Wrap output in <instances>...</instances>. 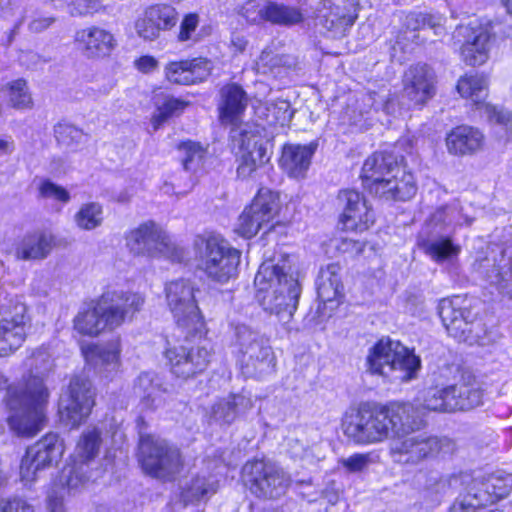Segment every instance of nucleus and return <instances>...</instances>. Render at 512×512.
Returning <instances> with one entry per match:
<instances>
[{
  "mask_svg": "<svg viewBox=\"0 0 512 512\" xmlns=\"http://www.w3.org/2000/svg\"><path fill=\"white\" fill-rule=\"evenodd\" d=\"M6 390L3 402L10 414L9 429L19 437H33L45 426V409L49 390L41 377H23L22 381L8 385V379L0 373V391Z\"/></svg>",
  "mask_w": 512,
  "mask_h": 512,
  "instance_id": "1",
  "label": "nucleus"
},
{
  "mask_svg": "<svg viewBox=\"0 0 512 512\" xmlns=\"http://www.w3.org/2000/svg\"><path fill=\"white\" fill-rule=\"evenodd\" d=\"M263 309L289 320L297 309L301 287L289 255L266 259L254 279Z\"/></svg>",
  "mask_w": 512,
  "mask_h": 512,
  "instance_id": "2",
  "label": "nucleus"
},
{
  "mask_svg": "<svg viewBox=\"0 0 512 512\" xmlns=\"http://www.w3.org/2000/svg\"><path fill=\"white\" fill-rule=\"evenodd\" d=\"M193 246L197 268L209 281L223 285L238 276L241 251L221 235L197 236Z\"/></svg>",
  "mask_w": 512,
  "mask_h": 512,
  "instance_id": "3",
  "label": "nucleus"
},
{
  "mask_svg": "<svg viewBox=\"0 0 512 512\" xmlns=\"http://www.w3.org/2000/svg\"><path fill=\"white\" fill-rule=\"evenodd\" d=\"M452 488L463 486L451 507L452 512H476L506 497L512 488V478L492 474L488 477L473 478L467 473L453 475L449 479Z\"/></svg>",
  "mask_w": 512,
  "mask_h": 512,
  "instance_id": "4",
  "label": "nucleus"
},
{
  "mask_svg": "<svg viewBox=\"0 0 512 512\" xmlns=\"http://www.w3.org/2000/svg\"><path fill=\"white\" fill-rule=\"evenodd\" d=\"M232 345L245 377L262 378L274 372L275 355L269 340L259 331L246 324L235 325Z\"/></svg>",
  "mask_w": 512,
  "mask_h": 512,
  "instance_id": "5",
  "label": "nucleus"
},
{
  "mask_svg": "<svg viewBox=\"0 0 512 512\" xmlns=\"http://www.w3.org/2000/svg\"><path fill=\"white\" fill-rule=\"evenodd\" d=\"M365 366L372 375L403 382L416 377L420 359L401 343L382 338L369 350Z\"/></svg>",
  "mask_w": 512,
  "mask_h": 512,
  "instance_id": "6",
  "label": "nucleus"
},
{
  "mask_svg": "<svg viewBox=\"0 0 512 512\" xmlns=\"http://www.w3.org/2000/svg\"><path fill=\"white\" fill-rule=\"evenodd\" d=\"M139 463L144 473L163 482L174 481L184 467L180 450L152 435H141Z\"/></svg>",
  "mask_w": 512,
  "mask_h": 512,
  "instance_id": "7",
  "label": "nucleus"
},
{
  "mask_svg": "<svg viewBox=\"0 0 512 512\" xmlns=\"http://www.w3.org/2000/svg\"><path fill=\"white\" fill-rule=\"evenodd\" d=\"M128 250L135 256L167 258L180 261L182 249L176 246L169 234L156 222L146 221L125 234Z\"/></svg>",
  "mask_w": 512,
  "mask_h": 512,
  "instance_id": "8",
  "label": "nucleus"
},
{
  "mask_svg": "<svg viewBox=\"0 0 512 512\" xmlns=\"http://www.w3.org/2000/svg\"><path fill=\"white\" fill-rule=\"evenodd\" d=\"M438 313L449 335L457 341L472 345L482 338L484 328L478 311L461 297L442 299Z\"/></svg>",
  "mask_w": 512,
  "mask_h": 512,
  "instance_id": "9",
  "label": "nucleus"
},
{
  "mask_svg": "<svg viewBox=\"0 0 512 512\" xmlns=\"http://www.w3.org/2000/svg\"><path fill=\"white\" fill-rule=\"evenodd\" d=\"M244 484L250 492L262 499H278L290 486V476L275 463L254 460L242 468Z\"/></svg>",
  "mask_w": 512,
  "mask_h": 512,
  "instance_id": "10",
  "label": "nucleus"
},
{
  "mask_svg": "<svg viewBox=\"0 0 512 512\" xmlns=\"http://www.w3.org/2000/svg\"><path fill=\"white\" fill-rule=\"evenodd\" d=\"M342 431L356 445L378 444L390 438L382 406L347 413L342 420Z\"/></svg>",
  "mask_w": 512,
  "mask_h": 512,
  "instance_id": "11",
  "label": "nucleus"
},
{
  "mask_svg": "<svg viewBox=\"0 0 512 512\" xmlns=\"http://www.w3.org/2000/svg\"><path fill=\"white\" fill-rule=\"evenodd\" d=\"M165 299L176 324L188 331L202 326V317L195 299V287L190 280L177 279L165 286Z\"/></svg>",
  "mask_w": 512,
  "mask_h": 512,
  "instance_id": "12",
  "label": "nucleus"
},
{
  "mask_svg": "<svg viewBox=\"0 0 512 512\" xmlns=\"http://www.w3.org/2000/svg\"><path fill=\"white\" fill-rule=\"evenodd\" d=\"M101 443V432L97 428L89 427L83 431L76 445L72 463L63 472L69 490H77L94 479L91 464L99 453Z\"/></svg>",
  "mask_w": 512,
  "mask_h": 512,
  "instance_id": "13",
  "label": "nucleus"
},
{
  "mask_svg": "<svg viewBox=\"0 0 512 512\" xmlns=\"http://www.w3.org/2000/svg\"><path fill=\"white\" fill-rule=\"evenodd\" d=\"M94 397L95 390L88 378L72 377L59 401L61 422L72 428L79 426L90 414L95 404Z\"/></svg>",
  "mask_w": 512,
  "mask_h": 512,
  "instance_id": "14",
  "label": "nucleus"
},
{
  "mask_svg": "<svg viewBox=\"0 0 512 512\" xmlns=\"http://www.w3.org/2000/svg\"><path fill=\"white\" fill-rule=\"evenodd\" d=\"M454 443L448 438H438L426 433L408 434L397 438L391 445V455L403 463L417 464L440 452L453 451Z\"/></svg>",
  "mask_w": 512,
  "mask_h": 512,
  "instance_id": "15",
  "label": "nucleus"
},
{
  "mask_svg": "<svg viewBox=\"0 0 512 512\" xmlns=\"http://www.w3.org/2000/svg\"><path fill=\"white\" fill-rule=\"evenodd\" d=\"M64 453V443L59 435L48 433L27 448L20 464V477L25 485L35 482L46 468L58 463Z\"/></svg>",
  "mask_w": 512,
  "mask_h": 512,
  "instance_id": "16",
  "label": "nucleus"
},
{
  "mask_svg": "<svg viewBox=\"0 0 512 512\" xmlns=\"http://www.w3.org/2000/svg\"><path fill=\"white\" fill-rule=\"evenodd\" d=\"M279 209L278 195L267 188H261L250 206L238 218L236 232L245 238L255 236L266 227Z\"/></svg>",
  "mask_w": 512,
  "mask_h": 512,
  "instance_id": "17",
  "label": "nucleus"
},
{
  "mask_svg": "<svg viewBox=\"0 0 512 512\" xmlns=\"http://www.w3.org/2000/svg\"><path fill=\"white\" fill-rule=\"evenodd\" d=\"M492 28L491 25H481L472 22L468 25L456 27L453 32V39L461 44L460 55L465 64L479 66L488 60Z\"/></svg>",
  "mask_w": 512,
  "mask_h": 512,
  "instance_id": "18",
  "label": "nucleus"
},
{
  "mask_svg": "<svg viewBox=\"0 0 512 512\" xmlns=\"http://www.w3.org/2000/svg\"><path fill=\"white\" fill-rule=\"evenodd\" d=\"M211 356L210 344L205 340L193 345L187 342L166 351L171 372L183 379L192 378L204 372L210 363Z\"/></svg>",
  "mask_w": 512,
  "mask_h": 512,
  "instance_id": "19",
  "label": "nucleus"
},
{
  "mask_svg": "<svg viewBox=\"0 0 512 512\" xmlns=\"http://www.w3.org/2000/svg\"><path fill=\"white\" fill-rule=\"evenodd\" d=\"M232 137L238 143L240 150L237 175L240 178H248L256 169L269 160L266 149V141L261 136L258 128L245 126L241 129H233Z\"/></svg>",
  "mask_w": 512,
  "mask_h": 512,
  "instance_id": "20",
  "label": "nucleus"
},
{
  "mask_svg": "<svg viewBox=\"0 0 512 512\" xmlns=\"http://www.w3.org/2000/svg\"><path fill=\"white\" fill-rule=\"evenodd\" d=\"M339 206L342 207L340 222L343 229L363 232L375 222V213L363 194L354 189H344L338 193Z\"/></svg>",
  "mask_w": 512,
  "mask_h": 512,
  "instance_id": "21",
  "label": "nucleus"
},
{
  "mask_svg": "<svg viewBox=\"0 0 512 512\" xmlns=\"http://www.w3.org/2000/svg\"><path fill=\"white\" fill-rule=\"evenodd\" d=\"M26 307L16 303L0 313V356L17 350L26 337Z\"/></svg>",
  "mask_w": 512,
  "mask_h": 512,
  "instance_id": "22",
  "label": "nucleus"
},
{
  "mask_svg": "<svg viewBox=\"0 0 512 512\" xmlns=\"http://www.w3.org/2000/svg\"><path fill=\"white\" fill-rule=\"evenodd\" d=\"M357 18L354 0H323L318 9V23L333 33L342 36Z\"/></svg>",
  "mask_w": 512,
  "mask_h": 512,
  "instance_id": "23",
  "label": "nucleus"
},
{
  "mask_svg": "<svg viewBox=\"0 0 512 512\" xmlns=\"http://www.w3.org/2000/svg\"><path fill=\"white\" fill-rule=\"evenodd\" d=\"M382 410L390 437H403L424 426L422 412L412 403H391Z\"/></svg>",
  "mask_w": 512,
  "mask_h": 512,
  "instance_id": "24",
  "label": "nucleus"
},
{
  "mask_svg": "<svg viewBox=\"0 0 512 512\" xmlns=\"http://www.w3.org/2000/svg\"><path fill=\"white\" fill-rule=\"evenodd\" d=\"M436 77L427 64L410 66L403 76V93L415 105H424L436 92Z\"/></svg>",
  "mask_w": 512,
  "mask_h": 512,
  "instance_id": "25",
  "label": "nucleus"
},
{
  "mask_svg": "<svg viewBox=\"0 0 512 512\" xmlns=\"http://www.w3.org/2000/svg\"><path fill=\"white\" fill-rule=\"evenodd\" d=\"M102 298L115 328L126 321H131L145 303V298L141 294L124 290L107 291Z\"/></svg>",
  "mask_w": 512,
  "mask_h": 512,
  "instance_id": "26",
  "label": "nucleus"
},
{
  "mask_svg": "<svg viewBox=\"0 0 512 512\" xmlns=\"http://www.w3.org/2000/svg\"><path fill=\"white\" fill-rule=\"evenodd\" d=\"M82 353L87 365L101 377H110L120 366L121 346L119 340L88 345L82 348Z\"/></svg>",
  "mask_w": 512,
  "mask_h": 512,
  "instance_id": "27",
  "label": "nucleus"
},
{
  "mask_svg": "<svg viewBox=\"0 0 512 512\" xmlns=\"http://www.w3.org/2000/svg\"><path fill=\"white\" fill-rule=\"evenodd\" d=\"M369 191L387 201H406L416 194L417 186L413 174L400 167L384 182L369 186Z\"/></svg>",
  "mask_w": 512,
  "mask_h": 512,
  "instance_id": "28",
  "label": "nucleus"
},
{
  "mask_svg": "<svg viewBox=\"0 0 512 512\" xmlns=\"http://www.w3.org/2000/svg\"><path fill=\"white\" fill-rule=\"evenodd\" d=\"M212 64L206 58L170 62L165 67L166 79L174 84L194 85L205 81L211 74Z\"/></svg>",
  "mask_w": 512,
  "mask_h": 512,
  "instance_id": "29",
  "label": "nucleus"
},
{
  "mask_svg": "<svg viewBox=\"0 0 512 512\" xmlns=\"http://www.w3.org/2000/svg\"><path fill=\"white\" fill-rule=\"evenodd\" d=\"M316 146L313 144H286L282 148L279 165L282 170L294 179H303L311 165Z\"/></svg>",
  "mask_w": 512,
  "mask_h": 512,
  "instance_id": "30",
  "label": "nucleus"
},
{
  "mask_svg": "<svg viewBox=\"0 0 512 512\" xmlns=\"http://www.w3.org/2000/svg\"><path fill=\"white\" fill-rule=\"evenodd\" d=\"M74 328L80 334L97 336L106 328L115 329L101 297L95 305L80 311L74 319Z\"/></svg>",
  "mask_w": 512,
  "mask_h": 512,
  "instance_id": "31",
  "label": "nucleus"
},
{
  "mask_svg": "<svg viewBox=\"0 0 512 512\" xmlns=\"http://www.w3.org/2000/svg\"><path fill=\"white\" fill-rule=\"evenodd\" d=\"M399 168L397 157L393 153L375 152L365 160L361 177L369 189V186L384 182Z\"/></svg>",
  "mask_w": 512,
  "mask_h": 512,
  "instance_id": "32",
  "label": "nucleus"
},
{
  "mask_svg": "<svg viewBox=\"0 0 512 512\" xmlns=\"http://www.w3.org/2000/svg\"><path fill=\"white\" fill-rule=\"evenodd\" d=\"M218 110L223 124L235 125L244 113L248 99L243 88L235 83L228 84L220 90Z\"/></svg>",
  "mask_w": 512,
  "mask_h": 512,
  "instance_id": "33",
  "label": "nucleus"
},
{
  "mask_svg": "<svg viewBox=\"0 0 512 512\" xmlns=\"http://www.w3.org/2000/svg\"><path fill=\"white\" fill-rule=\"evenodd\" d=\"M449 390L452 412L471 410L483 403V390L474 377H462Z\"/></svg>",
  "mask_w": 512,
  "mask_h": 512,
  "instance_id": "34",
  "label": "nucleus"
},
{
  "mask_svg": "<svg viewBox=\"0 0 512 512\" xmlns=\"http://www.w3.org/2000/svg\"><path fill=\"white\" fill-rule=\"evenodd\" d=\"M483 142V133L479 129L467 125L454 128L446 137L447 149L453 155L474 153L482 147Z\"/></svg>",
  "mask_w": 512,
  "mask_h": 512,
  "instance_id": "35",
  "label": "nucleus"
},
{
  "mask_svg": "<svg viewBox=\"0 0 512 512\" xmlns=\"http://www.w3.org/2000/svg\"><path fill=\"white\" fill-rule=\"evenodd\" d=\"M76 40L82 44L89 57L106 56L115 46L113 35L105 29L96 26L78 31Z\"/></svg>",
  "mask_w": 512,
  "mask_h": 512,
  "instance_id": "36",
  "label": "nucleus"
},
{
  "mask_svg": "<svg viewBox=\"0 0 512 512\" xmlns=\"http://www.w3.org/2000/svg\"><path fill=\"white\" fill-rule=\"evenodd\" d=\"M253 406L250 397L243 394H231L217 401L211 409V418L219 424H231L238 416Z\"/></svg>",
  "mask_w": 512,
  "mask_h": 512,
  "instance_id": "37",
  "label": "nucleus"
},
{
  "mask_svg": "<svg viewBox=\"0 0 512 512\" xmlns=\"http://www.w3.org/2000/svg\"><path fill=\"white\" fill-rule=\"evenodd\" d=\"M54 246V238L49 233H36L26 236L16 249V256L22 260L46 258Z\"/></svg>",
  "mask_w": 512,
  "mask_h": 512,
  "instance_id": "38",
  "label": "nucleus"
},
{
  "mask_svg": "<svg viewBox=\"0 0 512 512\" xmlns=\"http://www.w3.org/2000/svg\"><path fill=\"white\" fill-rule=\"evenodd\" d=\"M317 294L321 301L330 302L337 300L342 291L340 278V266L336 263L327 265L319 272L317 281Z\"/></svg>",
  "mask_w": 512,
  "mask_h": 512,
  "instance_id": "39",
  "label": "nucleus"
},
{
  "mask_svg": "<svg viewBox=\"0 0 512 512\" xmlns=\"http://www.w3.org/2000/svg\"><path fill=\"white\" fill-rule=\"evenodd\" d=\"M419 410L434 412H452L450 390L446 387H429L425 389L422 396L417 399Z\"/></svg>",
  "mask_w": 512,
  "mask_h": 512,
  "instance_id": "40",
  "label": "nucleus"
},
{
  "mask_svg": "<svg viewBox=\"0 0 512 512\" xmlns=\"http://www.w3.org/2000/svg\"><path fill=\"white\" fill-rule=\"evenodd\" d=\"M267 22L280 26H292L303 21L299 8L277 2L267 3Z\"/></svg>",
  "mask_w": 512,
  "mask_h": 512,
  "instance_id": "41",
  "label": "nucleus"
},
{
  "mask_svg": "<svg viewBox=\"0 0 512 512\" xmlns=\"http://www.w3.org/2000/svg\"><path fill=\"white\" fill-rule=\"evenodd\" d=\"M487 79L484 75L474 73L462 76L457 83V91L463 98H470L480 103L486 96Z\"/></svg>",
  "mask_w": 512,
  "mask_h": 512,
  "instance_id": "42",
  "label": "nucleus"
},
{
  "mask_svg": "<svg viewBox=\"0 0 512 512\" xmlns=\"http://www.w3.org/2000/svg\"><path fill=\"white\" fill-rule=\"evenodd\" d=\"M217 481L212 476H196L183 490L182 499L187 503H193L205 499L216 493Z\"/></svg>",
  "mask_w": 512,
  "mask_h": 512,
  "instance_id": "43",
  "label": "nucleus"
},
{
  "mask_svg": "<svg viewBox=\"0 0 512 512\" xmlns=\"http://www.w3.org/2000/svg\"><path fill=\"white\" fill-rule=\"evenodd\" d=\"M103 219V206L98 202L82 204L74 215L76 226L86 231H91L101 226Z\"/></svg>",
  "mask_w": 512,
  "mask_h": 512,
  "instance_id": "44",
  "label": "nucleus"
},
{
  "mask_svg": "<svg viewBox=\"0 0 512 512\" xmlns=\"http://www.w3.org/2000/svg\"><path fill=\"white\" fill-rule=\"evenodd\" d=\"M487 279L500 293L512 298V258L502 256L499 265L487 274Z\"/></svg>",
  "mask_w": 512,
  "mask_h": 512,
  "instance_id": "45",
  "label": "nucleus"
},
{
  "mask_svg": "<svg viewBox=\"0 0 512 512\" xmlns=\"http://www.w3.org/2000/svg\"><path fill=\"white\" fill-rule=\"evenodd\" d=\"M179 150L183 153L182 164L186 171L196 173L203 167L207 150L202 145L186 141L179 145Z\"/></svg>",
  "mask_w": 512,
  "mask_h": 512,
  "instance_id": "46",
  "label": "nucleus"
},
{
  "mask_svg": "<svg viewBox=\"0 0 512 512\" xmlns=\"http://www.w3.org/2000/svg\"><path fill=\"white\" fill-rule=\"evenodd\" d=\"M426 253L437 263L451 261L461 251L459 245H455L449 238H438L425 244Z\"/></svg>",
  "mask_w": 512,
  "mask_h": 512,
  "instance_id": "47",
  "label": "nucleus"
},
{
  "mask_svg": "<svg viewBox=\"0 0 512 512\" xmlns=\"http://www.w3.org/2000/svg\"><path fill=\"white\" fill-rule=\"evenodd\" d=\"M443 17L440 15L422 13V12H411L405 18V26L411 31H418L425 28H430L434 31L435 35L443 33L442 25Z\"/></svg>",
  "mask_w": 512,
  "mask_h": 512,
  "instance_id": "48",
  "label": "nucleus"
},
{
  "mask_svg": "<svg viewBox=\"0 0 512 512\" xmlns=\"http://www.w3.org/2000/svg\"><path fill=\"white\" fill-rule=\"evenodd\" d=\"M9 105L15 109H27L32 106V97L24 79L9 82L5 90Z\"/></svg>",
  "mask_w": 512,
  "mask_h": 512,
  "instance_id": "49",
  "label": "nucleus"
},
{
  "mask_svg": "<svg viewBox=\"0 0 512 512\" xmlns=\"http://www.w3.org/2000/svg\"><path fill=\"white\" fill-rule=\"evenodd\" d=\"M148 20L159 24V31L169 30L177 22V12L170 5H155L149 7L145 13Z\"/></svg>",
  "mask_w": 512,
  "mask_h": 512,
  "instance_id": "50",
  "label": "nucleus"
},
{
  "mask_svg": "<svg viewBox=\"0 0 512 512\" xmlns=\"http://www.w3.org/2000/svg\"><path fill=\"white\" fill-rule=\"evenodd\" d=\"M54 135L60 145L68 148H76L86 139L82 130L68 123H58L54 127Z\"/></svg>",
  "mask_w": 512,
  "mask_h": 512,
  "instance_id": "51",
  "label": "nucleus"
},
{
  "mask_svg": "<svg viewBox=\"0 0 512 512\" xmlns=\"http://www.w3.org/2000/svg\"><path fill=\"white\" fill-rule=\"evenodd\" d=\"M24 365L30 372L27 378L38 376L44 381V374L51 369V356L46 349H37L25 360Z\"/></svg>",
  "mask_w": 512,
  "mask_h": 512,
  "instance_id": "52",
  "label": "nucleus"
},
{
  "mask_svg": "<svg viewBox=\"0 0 512 512\" xmlns=\"http://www.w3.org/2000/svg\"><path fill=\"white\" fill-rule=\"evenodd\" d=\"M374 455L373 453H354L349 457L341 458L339 464L348 473H361L366 471L371 464H373Z\"/></svg>",
  "mask_w": 512,
  "mask_h": 512,
  "instance_id": "53",
  "label": "nucleus"
},
{
  "mask_svg": "<svg viewBox=\"0 0 512 512\" xmlns=\"http://www.w3.org/2000/svg\"><path fill=\"white\" fill-rule=\"evenodd\" d=\"M285 64L286 59L284 56L276 54L271 49L266 48L256 61V70L258 73L267 74Z\"/></svg>",
  "mask_w": 512,
  "mask_h": 512,
  "instance_id": "54",
  "label": "nucleus"
},
{
  "mask_svg": "<svg viewBox=\"0 0 512 512\" xmlns=\"http://www.w3.org/2000/svg\"><path fill=\"white\" fill-rule=\"evenodd\" d=\"M186 106L187 103L182 100L173 97L167 98L164 103L158 107L157 114L154 116L155 127L157 128L169 117L182 112Z\"/></svg>",
  "mask_w": 512,
  "mask_h": 512,
  "instance_id": "55",
  "label": "nucleus"
},
{
  "mask_svg": "<svg viewBox=\"0 0 512 512\" xmlns=\"http://www.w3.org/2000/svg\"><path fill=\"white\" fill-rule=\"evenodd\" d=\"M138 387L143 390V401L145 405L156 408L160 405L159 389L153 385L149 373H143L138 377Z\"/></svg>",
  "mask_w": 512,
  "mask_h": 512,
  "instance_id": "56",
  "label": "nucleus"
},
{
  "mask_svg": "<svg viewBox=\"0 0 512 512\" xmlns=\"http://www.w3.org/2000/svg\"><path fill=\"white\" fill-rule=\"evenodd\" d=\"M267 3L262 5L255 0L247 1L240 9V15L251 24H260L267 20Z\"/></svg>",
  "mask_w": 512,
  "mask_h": 512,
  "instance_id": "57",
  "label": "nucleus"
},
{
  "mask_svg": "<svg viewBox=\"0 0 512 512\" xmlns=\"http://www.w3.org/2000/svg\"><path fill=\"white\" fill-rule=\"evenodd\" d=\"M40 195L43 198L53 199L61 203H68L70 201L69 192L50 180H44L39 187Z\"/></svg>",
  "mask_w": 512,
  "mask_h": 512,
  "instance_id": "58",
  "label": "nucleus"
},
{
  "mask_svg": "<svg viewBox=\"0 0 512 512\" xmlns=\"http://www.w3.org/2000/svg\"><path fill=\"white\" fill-rule=\"evenodd\" d=\"M267 110L272 115V119L268 120V122L271 124H280L281 126L289 123L293 115L290 105L286 101L273 103L267 107Z\"/></svg>",
  "mask_w": 512,
  "mask_h": 512,
  "instance_id": "59",
  "label": "nucleus"
},
{
  "mask_svg": "<svg viewBox=\"0 0 512 512\" xmlns=\"http://www.w3.org/2000/svg\"><path fill=\"white\" fill-rule=\"evenodd\" d=\"M367 101L371 103V106L375 111L381 110L387 115H393L396 113V101L389 95L384 96L376 92H370L367 94Z\"/></svg>",
  "mask_w": 512,
  "mask_h": 512,
  "instance_id": "60",
  "label": "nucleus"
},
{
  "mask_svg": "<svg viewBox=\"0 0 512 512\" xmlns=\"http://www.w3.org/2000/svg\"><path fill=\"white\" fill-rule=\"evenodd\" d=\"M68 7L72 16H87L99 12L102 4L99 0H71Z\"/></svg>",
  "mask_w": 512,
  "mask_h": 512,
  "instance_id": "61",
  "label": "nucleus"
},
{
  "mask_svg": "<svg viewBox=\"0 0 512 512\" xmlns=\"http://www.w3.org/2000/svg\"><path fill=\"white\" fill-rule=\"evenodd\" d=\"M199 24V17L197 14H188L184 17L180 24V32L178 34V40L181 42L192 41L197 42L199 40L196 34V28Z\"/></svg>",
  "mask_w": 512,
  "mask_h": 512,
  "instance_id": "62",
  "label": "nucleus"
},
{
  "mask_svg": "<svg viewBox=\"0 0 512 512\" xmlns=\"http://www.w3.org/2000/svg\"><path fill=\"white\" fill-rule=\"evenodd\" d=\"M135 29L137 34L144 40H154L160 34L159 24L149 21L145 14L136 21Z\"/></svg>",
  "mask_w": 512,
  "mask_h": 512,
  "instance_id": "63",
  "label": "nucleus"
},
{
  "mask_svg": "<svg viewBox=\"0 0 512 512\" xmlns=\"http://www.w3.org/2000/svg\"><path fill=\"white\" fill-rule=\"evenodd\" d=\"M0 512H35L34 507L23 498L1 499Z\"/></svg>",
  "mask_w": 512,
  "mask_h": 512,
  "instance_id": "64",
  "label": "nucleus"
}]
</instances>
